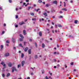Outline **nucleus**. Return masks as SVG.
Here are the masks:
<instances>
[{
  "label": "nucleus",
  "instance_id": "obj_3",
  "mask_svg": "<svg viewBox=\"0 0 79 79\" xmlns=\"http://www.w3.org/2000/svg\"><path fill=\"white\" fill-rule=\"evenodd\" d=\"M52 3L53 4H57V1L56 0L52 2Z\"/></svg>",
  "mask_w": 79,
  "mask_h": 79
},
{
  "label": "nucleus",
  "instance_id": "obj_14",
  "mask_svg": "<svg viewBox=\"0 0 79 79\" xmlns=\"http://www.w3.org/2000/svg\"><path fill=\"white\" fill-rule=\"evenodd\" d=\"M10 76V73H8L6 75V77H9Z\"/></svg>",
  "mask_w": 79,
  "mask_h": 79
},
{
  "label": "nucleus",
  "instance_id": "obj_37",
  "mask_svg": "<svg viewBox=\"0 0 79 79\" xmlns=\"http://www.w3.org/2000/svg\"><path fill=\"white\" fill-rule=\"evenodd\" d=\"M49 78L50 79H52V77H51L50 76L49 77Z\"/></svg>",
  "mask_w": 79,
  "mask_h": 79
},
{
  "label": "nucleus",
  "instance_id": "obj_36",
  "mask_svg": "<svg viewBox=\"0 0 79 79\" xmlns=\"http://www.w3.org/2000/svg\"><path fill=\"white\" fill-rule=\"evenodd\" d=\"M31 15H32V16H34V13H31Z\"/></svg>",
  "mask_w": 79,
  "mask_h": 79
},
{
  "label": "nucleus",
  "instance_id": "obj_11",
  "mask_svg": "<svg viewBox=\"0 0 79 79\" xmlns=\"http://www.w3.org/2000/svg\"><path fill=\"white\" fill-rule=\"evenodd\" d=\"M42 48H44L45 47V44L43 43L42 44Z\"/></svg>",
  "mask_w": 79,
  "mask_h": 79
},
{
  "label": "nucleus",
  "instance_id": "obj_34",
  "mask_svg": "<svg viewBox=\"0 0 79 79\" xmlns=\"http://www.w3.org/2000/svg\"><path fill=\"white\" fill-rule=\"evenodd\" d=\"M19 46L20 47H23L22 46V44H19Z\"/></svg>",
  "mask_w": 79,
  "mask_h": 79
},
{
  "label": "nucleus",
  "instance_id": "obj_1",
  "mask_svg": "<svg viewBox=\"0 0 79 79\" xmlns=\"http://www.w3.org/2000/svg\"><path fill=\"white\" fill-rule=\"evenodd\" d=\"M12 73H14V71H17V69H16V67H13L12 68Z\"/></svg>",
  "mask_w": 79,
  "mask_h": 79
},
{
  "label": "nucleus",
  "instance_id": "obj_59",
  "mask_svg": "<svg viewBox=\"0 0 79 79\" xmlns=\"http://www.w3.org/2000/svg\"><path fill=\"white\" fill-rule=\"evenodd\" d=\"M52 18H53V19H55V17L54 16H52Z\"/></svg>",
  "mask_w": 79,
  "mask_h": 79
},
{
  "label": "nucleus",
  "instance_id": "obj_43",
  "mask_svg": "<svg viewBox=\"0 0 79 79\" xmlns=\"http://www.w3.org/2000/svg\"><path fill=\"white\" fill-rule=\"evenodd\" d=\"M36 19H32V21H35V20H36Z\"/></svg>",
  "mask_w": 79,
  "mask_h": 79
},
{
  "label": "nucleus",
  "instance_id": "obj_17",
  "mask_svg": "<svg viewBox=\"0 0 79 79\" xmlns=\"http://www.w3.org/2000/svg\"><path fill=\"white\" fill-rule=\"evenodd\" d=\"M40 10V9L38 8L37 10L36 9H35V10L37 12H38V11Z\"/></svg>",
  "mask_w": 79,
  "mask_h": 79
},
{
  "label": "nucleus",
  "instance_id": "obj_61",
  "mask_svg": "<svg viewBox=\"0 0 79 79\" xmlns=\"http://www.w3.org/2000/svg\"><path fill=\"white\" fill-rule=\"evenodd\" d=\"M71 65H73V63H71Z\"/></svg>",
  "mask_w": 79,
  "mask_h": 79
},
{
  "label": "nucleus",
  "instance_id": "obj_8",
  "mask_svg": "<svg viewBox=\"0 0 79 79\" xmlns=\"http://www.w3.org/2000/svg\"><path fill=\"white\" fill-rule=\"evenodd\" d=\"M3 66L4 67L3 68V69H5L6 68V64H4L3 65Z\"/></svg>",
  "mask_w": 79,
  "mask_h": 79
},
{
  "label": "nucleus",
  "instance_id": "obj_5",
  "mask_svg": "<svg viewBox=\"0 0 79 79\" xmlns=\"http://www.w3.org/2000/svg\"><path fill=\"white\" fill-rule=\"evenodd\" d=\"M24 23L23 22H20L19 23V24L20 25H23V24H24Z\"/></svg>",
  "mask_w": 79,
  "mask_h": 79
},
{
  "label": "nucleus",
  "instance_id": "obj_22",
  "mask_svg": "<svg viewBox=\"0 0 79 79\" xmlns=\"http://www.w3.org/2000/svg\"><path fill=\"white\" fill-rule=\"evenodd\" d=\"M39 34L40 35V36H42V32L41 31V32H40L39 33Z\"/></svg>",
  "mask_w": 79,
  "mask_h": 79
},
{
  "label": "nucleus",
  "instance_id": "obj_64",
  "mask_svg": "<svg viewBox=\"0 0 79 79\" xmlns=\"http://www.w3.org/2000/svg\"><path fill=\"white\" fill-rule=\"evenodd\" d=\"M27 79H30V77H28L27 78Z\"/></svg>",
  "mask_w": 79,
  "mask_h": 79
},
{
  "label": "nucleus",
  "instance_id": "obj_2",
  "mask_svg": "<svg viewBox=\"0 0 79 79\" xmlns=\"http://www.w3.org/2000/svg\"><path fill=\"white\" fill-rule=\"evenodd\" d=\"M10 55V54L9 53H6L4 55L5 56H8Z\"/></svg>",
  "mask_w": 79,
  "mask_h": 79
},
{
  "label": "nucleus",
  "instance_id": "obj_24",
  "mask_svg": "<svg viewBox=\"0 0 79 79\" xmlns=\"http://www.w3.org/2000/svg\"><path fill=\"white\" fill-rule=\"evenodd\" d=\"M37 58H38L37 55H35V59H37Z\"/></svg>",
  "mask_w": 79,
  "mask_h": 79
},
{
  "label": "nucleus",
  "instance_id": "obj_16",
  "mask_svg": "<svg viewBox=\"0 0 79 79\" xmlns=\"http://www.w3.org/2000/svg\"><path fill=\"white\" fill-rule=\"evenodd\" d=\"M1 64H2V65H4V64H5V62L2 61V62L1 63Z\"/></svg>",
  "mask_w": 79,
  "mask_h": 79
},
{
  "label": "nucleus",
  "instance_id": "obj_20",
  "mask_svg": "<svg viewBox=\"0 0 79 79\" xmlns=\"http://www.w3.org/2000/svg\"><path fill=\"white\" fill-rule=\"evenodd\" d=\"M77 22H78V21H77V20H75L74 21V23L75 24H77Z\"/></svg>",
  "mask_w": 79,
  "mask_h": 79
},
{
  "label": "nucleus",
  "instance_id": "obj_6",
  "mask_svg": "<svg viewBox=\"0 0 79 79\" xmlns=\"http://www.w3.org/2000/svg\"><path fill=\"white\" fill-rule=\"evenodd\" d=\"M62 10H63L64 11H67V9L65 8H63L62 9Z\"/></svg>",
  "mask_w": 79,
  "mask_h": 79
},
{
  "label": "nucleus",
  "instance_id": "obj_39",
  "mask_svg": "<svg viewBox=\"0 0 79 79\" xmlns=\"http://www.w3.org/2000/svg\"><path fill=\"white\" fill-rule=\"evenodd\" d=\"M20 66H21V65H18V68H19Z\"/></svg>",
  "mask_w": 79,
  "mask_h": 79
},
{
  "label": "nucleus",
  "instance_id": "obj_51",
  "mask_svg": "<svg viewBox=\"0 0 79 79\" xmlns=\"http://www.w3.org/2000/svg\"><path fill=\"white\" fill-rule=\"evenodd\" d=\"M43 3L44 4V5H45V2H43Z\"/></svg>",
  "mask_w": 79,
  "mask_h": 79
},
{
  "label": "nucleus",
  "instance_id": "obj_63",
  "mask_svg": "<svg viewBox=\"0 0 79 79\" xmlns=\"http://www.w3.org/2000/svg\"><path fill=\"white\" fill-rule=\"evenodd\" d=\"M6 26V24H5V23H4V26Z\"/></svg>",
  "mask_w": 79,
  "mask_h": 79
},
{
  "label": "nucleus",
  "instance_id": "obj_10",
  "mask_svg": "<svg viewBox=\"0 0 79 79\" xmlns=\"http://www.w3.org/2000/svg\"><path fill=\"white\" fill-rule=\"evenodd\" d=\"M19 36L20 37H21L22 38V39H24V36L22 34H20Z\"/></svg>",
  "mask_w": 79,
  "mask_h": 79
},
{
  "label": "nucleus",
  "instance_id": "obj_40",
  "mask_svg": "<svg viewBox=\"0 0 79 79\" xmlns=\"http://www.w3.org/2000/svg\"><path fill=\"white\" fill-rule=\"evenodd\" d=\"M59 18H63V16H59Z\"/></svg>",
  "mask_w": 79,
  "mask_h": 79
},
{
  "label": "nucleus",
  "instance_id": "obj_23",
  "mask_svg": "<svg viewBox=\"0 0 79 79\" xmlns=\"http://www.w3.org/2000/svg\"><path fill=\"white\" fill-rule=\"evenodd\" d=\"M45 6H46V7H48V6H49V5H48V4H46Z\"/></svg>",
  "mask_w": 79,
  "mask_h": 79
},
{
  "label": "nucleus",
  "instance_id": "obj_57",
  "mask_svg": "<svg viewBox=\"0 0 79 79\" xmlns=\"http://www.w3.org/2000/svg\"><path fill=\"white\" fill-rule=\"evenodd\" d=\"M27 19L25 20L24 21H25V22H27Z\"/></svg>",
  "mask_w": 79,
  "mask_h": 79
},
{
  "label": "nucleus",
  "instance_id": "obj_35",
  "mask_svg": "<svg viewBox=\"0 0 79 79\" xmlns=\"http://www.w3.org/2000/svg\"><path fill=\"white\" fill-rule=\"evenodd\" d=\"M4 33H5V31H2V35H3V34H4Z\"/></svg>",
  "mask_w": 79,
  "mask_h": 79
},
{
  "label": "nucleus",
  "instance_id": "obj_41",
  "mask_svg": "<svg viewBox=\"0 0 79 79\" xmlns=\"http://www.w3.org/2000/svg\"><path fill=\"white\" fill-rule=\"evenodd\" d=\"M49 73L50 74V75H51V76H52V73H50V72H49Z\"/></svg>",
  "mask_w": 79,
  "mask_h": 79
},
{
  "label": "nucleus",
  "instance_id": "obj_46",
  "mask_svg": "<svg viewBox=\"0 0 79 79\" xmlns=\"http://www.w3.org/2000/svg\"><path fill=\"white\" fill-rule=\"evenodd\" d=\"M60 14H61L63 13V12H62V11H60Z\"/></svg>",
  "mask_w": 79,
  "mask_h": 79
},
{
  "label": "nucleus",
  "instance_id": "obj_9",
  "mask_svg": "<svg viewBox=\"0 0 79 79\" xmlns=\"http://www.w3.org/2000/svg\"><path fill=\"white\" fill-rule=\"evenodd\" d=\"M8 66H9V67H11V66H12V64L10 63H9L8 64Z\"/></svg>",
  "mask_w": 79,
  "mask_h": 79
},
{
  "label": "nucleus",
  "instance_id": "obj_30",
  "mask_svg": "<svg viewBox=\"0 0 79 79\" xmlns=\"http://www.w3.org/2000/svg\"><path fill=\"white\" fill-rule=\"evenodd\" d=\"M1 49H3V45H1Z\"/></svg>",
  "mask_w": 79,
  "mask_h": 79
},
{
  "label": "nucleus",
  "instance_id": "obj_12",
  "mask_svg": "<svg viewBox=\"0 0 79 79\" xmlns=\"http://www.w3.org/2000/svg\"><path fill=\"white\" fill-rule=\"evenodd\" d=\"M27 50H28V48L27 47L26 48L24 49L25 52H27Z\"/></svg>",
  "mask_w": 79,
  "mask_h": 79
},
{
  "label": "nucleus",
  "instance_id": "obj_31",
  "mask_svg": "<svg viewBox=\"0 0 79 79\" xmlns=\"http://www.w3.org/2000/svg\"><path fill=\"white\" fill-rule=\"evenodd\" d=\"M2 77H4L5 76V74L4 73L2 74Z\"/></svg>",
  "mask_w": 79,
  "mask_h": 79
},
{
  "label": "nucleus",
  "instance_id": "obj_42",
  "mask_svg": "<svg viewBox=\"0 0 79 79\" xmlns=\"http://www.w3.org/2000/svg\"><path fill=\"white\" fill-rule=\"evenodd\" d=\"M16 18H18V15H16Z\"/></svg>",
  "mask_w": 79,
  "mask_h": 79
},
{
  "label": "nucleus",
  "instance_id": "obj_58",
  "mask_svg": "<svg viewBox=\"0 0 79 79\" xmlns=\"http://www.w3.org/2000/svg\"><path fill=\"white\" fill-rule=\"evenodd\" d=\"M34 74V73H31V75H33Z\"/></svg>",
  "mask_w": 79,
  "mask_h": 79
},
{
  "label": "nucleus",
  "instance_id": "obj_38",
  "mask_svg": "<svg viewBox=\"0 0 79 79\" xmlns=\"http://www.w3.org/2000/svg\"><path fill=\"white\" fill-rule=\"evenodd\" d=\"M55 27L56 28H58V27L57 26V25H55Z\"/></svg>",
  "mask_w": 79,
  "mask_h": 79
},
{
  "label": "nucleus",
  "instance_id": "obj_45",
  "mask_svg": "<svg viewBox=\"0 0 79 79\" xmlns=\"http://www.w3.org/2000/svg\"><path fill=\"white\" fill-rule=\"evenodd\" d=\"M9 2L10 3H11V2H12V1H11V0H9Z\"/></svg>",
  "mask_w": 79,
  "mask_h": 79
},
{
  "label": "nucleus",
  "instance_id": "obj_44",
  "mask_svg": "<svg viewBox=\"0 0 79 79\" xmlns=\"http://www.w3.org/2000/svg\"><path fill=\"white\" fill-rule=\"evenodd\" d=\"M42 74H44V70H42Z\"/></svg>",
  "mask_w": 79,
  "mask_h": 79
},
{
  "label": "nucleus",
  "instance_id": "obj_55",
  "mask_svg": "<svg viewBox=\"0 0 79 79\" xmlns=\"http://www.w3.org/2000/svg\"><path fill=\"white\" fill-rule=\"evenodd\" d=\"M13 49L14 50H15L16 49V48L15 47H13Z\"/></svg>",
  "mask_w": 79,
  "mask_h": 79
},
{
  "label": "nucleus",
  "instance_id": "obj_47",
  "mask_svg": "<svg viewBox=\"0 0 79 79\" xmlns=\"http://www.w3.org/2000/svg\"><path fill=\"white\" fill-rule=\"evenodd\" d=\"M26 2H29V0H26Z\"/></svg>",
  "mask_w": 79,
  "mask_h": 79
},
{
  "label": "nucleus",
  "instance_id": "obj_26",
  "mask_svg": "<svg viewBox=\"0 0 79 79\" xmlns=\"http://www.w3.org/2000/svg\"><path fill=\"white\" fill-rule=\"evenodd\" d=\"M15 27H18V25H16V24L15 23Z\"/></svg>",
  "mask_w": 79,
  "mask_h": 79
},
{
  "label": "nucleus",
  "instance_id": "obj_62",
  "mask_svg": "<svg viewBox=\"0 0 79 79\" xmlns=\"http://www.w3.org/2000/svg\"><path fill=\"white\" fill-rule=\"evenodd\" d=\"M60 64H57V66L58 67H60Z\"/></svg>",
  "mask_w": 79,
  "mask_h": 79
},
{
  "label": "nucleus",
  "instance_id": "obj_33",
  "mask_svg": "<svg viewBox=\"0 0 79 79\" xmlns=\"http://www.w3.org/2000/svg\"><path fill=\"white\" fill-rule=\"evenodd\" d=\"M29 41L30 42H32V40L31 39H29Z\"/></svg>",
  "mask_w": 79,
  "mask_h": 79
},
{
  "label": "nucleus",
  "instance_id": "obj_52",
  "mask_svg": "<svg viewBox=\"0 0 79 79\" xmlns=\"http://www.w3.org/2000/svg\"><path fill=\"white\" fill-rule=\"evenodd\" d=\"M53 62H55L56 61V60H55V59H54V60H53Z\"/></svg>",
  "mask_w": 79,
  "mask_h": 79
},
{
  "label": "nucleus",
  "instance_id": "obj_25",
  "mask_svg": "<svg viewBox=\"0 0 79 79\" xmlns=\"http://www.w3.org/2000/svg\"><path fill=\"white\" fill-rule=\"evenodd\" d=\"M35 45L36 47H37V43H35Z\"/></svg>",
  "mask_w": 79,
  "mask_h": 79
},
{
  "label": "nucleus",
  "instance_id": "obj_13",
  "mask_svg": "<svg viewBox=\"0 0 79 79\" xmlns=\"http://www.w3.org/2000/svg\"><path fill=\"white\" fill-rule=\"evenodd\" d=\"M23 33L24 35H26V30H24L23 31Z\"/></svg>",
  "mask_w": 79,
  "mask_h": 79
},
{
  "label": "nucleus",
  "instance_id": "obj_27",
  "mask_svg": "<svg viewBox=\"0 0 79 79\" xmlns=\"http://www.w3.org/2000/svg\"><path fill=\"white\" fill-rule=\"evenodd\" d=\"M31 8V6L28 7V11H29L30 10V9Z\"/></svg>",
  "mask_w": 79,
  "mask_h": 79
},
{
  "label": "nucleus",
  "instance_id": "obj_50",
  "mask_svg": "<svg viewBox=\"0 0 79 79\" xmlns=\"http://www.w3.org/2000/svg\"><path fill=\"white\" fill-rule=\"evenodd\" d=\"M6 46H7V47H8L9 46V45L8 44H6Z\"/></svg>",
  "mask_w": 79,
  "mask_h": 79
},
{
  "label": "nucleus",
  "instance_id": "obj_19",
  "mask_svg": "<svg viewBox=\"0 0 79 79\" xmlns=\"http://www.w3.org/2000/svg\"><path fill=\"white\" fill-rule=\"evenodd\" d=\"M12 42H13V43H15V38H12Z\"/></svg>",
  "mask_w": 79,
  "mask_h": 79
},
{
  "label": "nucleus",
  "instance_id": "obj_4",
  "mask_svg": "<svg viewBox=\"0 0 79 79\" xmlns=\"http://www.w3.org/2000/svg\"><path fill=\"white\" fill-rule=\"evenodd\" d=\"M25 64V61H23L22 62V66H24V64Z\"/></svg>",
  "mask_w": 79,
  "mask_h": 79
},
{
  "label": "nucleus",
  "instance_id": "obj_28",
  "mask_svg": "<svg viewBox=\"0 0 79 79\" xmlns=\"http://www.w3.org/2000/svg\"><path fill=\"white\" fill-rule=\"evenodd\" d=\"M52 13H54V12H55V10H52Z\"/></svg>",
  "mask_w": 79,
  "mask_h": 79
},
{
  "label": "nucleus",
  "instance_id": "obj_32",
  "mask_svg": "<svg viewBox=\"0 0 79 79\" xmlns=\"http://www.w3.org/2000/svg\"><path fill=\"white\" fill-rule=\"evenodd\" d=\"M6 43H7V44H9L10 43V42H9V41L7 40L6 41Z\"/></svg>",
  "mask_w": 79,
  "mask_h": 79
},
{
  "label": "nucleus",
  "instance_id": "obj_29",
  "mask_svg": "<svg viewBox=\"0 0 79 79\" xmlns=\"http://www.w3.org/2000/svg\"><path fill=\"white\" fill-rule=\"evenodd\" d=\"M23 57H24V54L22 53V54L21 57L22 58H23Z\"/></svg>",
  "mask_w": 79,
  "mask_h": 79
},
{
  "label": "nucleus",
  "instance_id": "obj_60",
  "mask_svg": "<svg viewBox=\"0 0 79 79\" xmlns=\"http://www.w3.org/2000/svg\"><path fill=\"white\" fill-rule=\"evenodd\" d=\"M68 50L69 51H71V49H68Z\"/></svg>",
  "mask_w": 79,
  "mask_h": 79
},
{
  "label": "nucleus",
  "instance_id": "obj_21",
  "mask_svg": "<svg viewBox=\"0 0 79 79\" xmlns=\"http://www.w3.org/2000/svg\"><path fill=\"white\" fill-rule=\"evenodd\" d=\"M38 2L39 3H42V1L41 0H38Z\"/></svg>",
  "mask_w": 79,
  "mask_h": 79
},
{
  "label": "nucleus",
  "instance_id": "obj_53",
  "mask_svg": "<svg viewBox=\"0 0 79 79\" xmlns=\"http://www.w3.org/2000/svg\"><path fill=\"white\" fill-rule=\"evenodd\" d=\"M57 48H59V45H58V44H57Z\"/></svg>",
  "mask_w": 79,
  "mask_h": 79
},
{
  "label": "nucleus",
  "instance_id": "obj_15",
  "mask_svg": "<svg viewBox=\"0 0 79 79\" xmlns=\"http://www.w3.org/2000/svg\"><path fill=\"white\" fill-rule=\"evenodd\" d=\"M58 26L59 27H62V26H61V25L60 24H58Z\"/></svg>",
  "mask_w": 79,
  "mask_h": 79
},
{
  "label": "nucleus",
  "instance_id": "obj_48",
  "mask_svg": "<svg viewBox=\"0 0 79 79\" xmlns=\"http://www.w3.org/2000/svg\"><path fill=\"white\" fill-rule=\"evenodd\" d=\"M22 40H23V39H21V38H20V41H22Z\"/></svg>",
  "mask_w": 79,
  "mask_h": 79
},
{
  "label": "nucleus",
  "instance_id": "obj_49",
  "mask_svg": "<svg viewBox=\"0 0 79 79\" xmlns=\"http://www.w3.org/2000/svg\"><path fill=\"white\" fill-rule=\"evenodd\" d=\"M46 30L47 31H50V29L48 28V29H46Z\"/></svg>",
  "mask_w": 79,
  "mask_h": 79
},
{
  "label": "nucleus",
  "instance_id": "obj_18",
  "mask_svg": "<svg viewBox=\"0 0 79 79\" xmlns=\"http://www.w3.org/2000/svg\"><path fill=\"white\" fill-rule=\"evenodd\" d=\"M44 15H45V16L46 17V16H47V14H46V13H44Z\"/></svg>",
  "mask_w": 79,
  "mask_h": 79
},
{
  "label": "nucleus",
  "instance_id": "obj_56",
  "mask_svg": "<svg viewBox=\"0 0 79 79\" xmlns=\"http://www.w3.org/2000/svg\"><path fill=\"white\" fill-rule=\"evenodd\" d=\"M70 2V3H73V1H71Z\"/></svg>",
  "mask_w": 79,
  "mask_h": 79
},
{
  "label": "nucleus",
  "instance_id": "obj_54",
  "mask_svg": "<svg viewBox=\"0 0 79 79\" xmlns=\"http://www.w3.org/2000/svg\"><path fill=\"white\" fill-rule=\"evenodd\" d=\"M46 41L47 42V43H48V42H49V41H48V40H46Z\"/></svg>",
  "mask_w": 79,
  "mask_h": 79
},
{
  "label": "nucleus",
  "instance_id": "obj_7",
  "mask_svg": "<svg viewBox=\"0 0 79 79\" xmlns=\"http://www.w3.org/2000/svg\"><path fill=\"white\" fill-rule=\"evenodd\" d=\"M29 54H31V49H30L28 51Z\"/></svg>",
  "mask_w": 79,
  "mask_h": 79
}]
</instances>
